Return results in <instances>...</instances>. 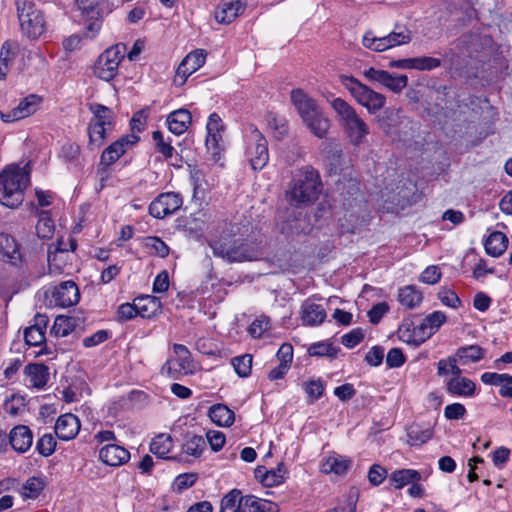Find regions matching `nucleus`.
<instances>
[{
    "mask_svg": "<svg viewBox=\"0 0 512 512\" xmlns=\"http://www.w3.org/2000/svg\"><path fill=\"white\" fill-rule=\"evenodd\" d=\"M321 188L318 171L310 165L303 166L292 173L285 198L291 206H307L318 199Z\"/></svg>",
    "mask_w": 512,
    "mask_h": 512,
    "instance_id": "1",
    "label": "nucleus"
},
{
    "mask_svg": "<svg viewBox=\"0 0 512 512\" xmlns=\"http://www.w3.org/2000/svg\"><path fill=\"white\" fill-rule=\"evenodd\" d=\"M30 181L25 167L13 166L0 173V203L8 208L18 207Z\"/></svg>",
    "mask_w": 512,
    "mask_h": 512,
    "instance_id": "2",
    "label": "nucleus"
},
{
    "mask_svg": "<svg viewBox=\"0 0 512 512\" xmlns=\"http://www.w3.org/2000/svg\"><path fill=\"white\" fill-rule=\"evenodd\" d=\"M330 105L339 117L341 126L350 142L355 146L363 143L365 137L369 134V127L359 117L354 107L339 97L332 99Z\"/></svg>",
    "mask_w": 512,
    "mask_h": 512,
    "instance_id": "3",
    "label": "nucleus"
},
{
    "mask_svg": "<svg viewBox=\"0 0 512 512\" xmlns=\"http://www.w3.org/2000/svg\"><path fill=\"white\" fill-rule=\"evenodd\" d=\"M340 82L350 92L355 101L365 107L370 114H374L384 107L386 97L361 83L355 77L341 75Z\"/></svg>",
    "mask_w": 512,
    "mask_h": 512,
    "instance_id": "4",
    "label": "nucleus"
},
{
    "mask_svg": "<svg viewBox=\"0 0 512 512\" xmlns=\"http://www.w3.org/2000/svg\"><path fill=\"white\" fill-rule=\"evenodd\" d=\"M245 143V156L251 168L262 170L269 161L267 140L256 127H251L250 132L245 135Z\"/></svg>",
    "mask_w": 512,
    "mask_h": 512,
    "instance_id": "5",
    "label": "nucleus"
},
{
    "mask_svg": "<svg viewBox=\"0 0 512 512\" xmlns=\"http://www.w3.org/2000/svg\"><path fill=\"white\" fill-rule=\"evenodd\" d=\"M17 10L22 32L29 38L39 37L45 30V21L41 11L31 1L19 3Z\"/></svg>",
    "mask_w": 512,
    "mask_h": 512,
    "instance_id": "6",
    "label": "nucleus"
},
{
    "mask_svg": "<svg viewBox=\"0 0 512 512\" xmlns=\"http://www.w3.org/2000/svg\"><path fill=\"white\" fill-rule=\"evenodd\" d=\"M446 316L441 311H434L425 317L421 324L413 328V333L409 328L400 329V338L409 344L419 345L423 343L426 338L430 337L444 322Z\"/></svg>",
    "mask_w": 512,
    "mask_h": 512,
    "instance_id": "7",
    "label": "nucleus"
},
{
    "mask_svg": "<svg viewBox=\"0 0 512 512\" xmlns=\"http://www.w3.org/2000/svg\"><path fill=\"white\" fill-rule=\"evenodd\" d=\"M125 45L116 44L107 48L97 59L94 72L102 80H112L118 72L121 60L124 58Z\"/></svg>",
    "mask_w": 512,
    "mask_h": 512,
    "instance_id": "8",
    "label": "nucleus"
},
{
    "mask_svg": "<svg viewBox=\"0 0 512 512\" xmlns=\"http://www.w3.org/2000/svg\"><path fill=\"white\" fill-rule=\"evenodd\" d=\"M82 16L88 22L85 25V36L94 38L102 27L105 3L103 0H75Z\"/></svg>",
    "mask_w": 512,
    "mask_h": 512,
    "instance_id": "9",
    "label": "nucleus"
},
{
    "mask_svg": "<svg viewBox=\"0 0 512 512\" xmlns=\"http://www.w3.org/2000/svg\"><path fill=\"white\" fill-rule=\"evenodd\" d=\"M45 297L50 306L67 308L79 302L80 292L76 283L68 280L48 289Z\"/></svg>",
    "mask_w": 512,
    "mask_h": 512,
    "instance_id": "10",
    "label": "nucleus"
},
{
    "mask_svg": "<svg viewBox=\"0 0 512 512\" xmlns=\"http://www.w3.org/2000/svg\"><path fill=\"white\" fill-rule=\"evenodd\" d=\"M412 39V34L391 31L388 35L377 37L373 32H366L362 39L364 47L383 52L396 46L408 44Z\"/></svg>",
    "mask_w": 512,
    "mask_h": 512,
    "instance_id": "11",
    "label": "nucleus"
},
{
    "mask_svg": "<svg viewBox=\"0 0 512 512\" xmlns=\"http://www.w3.org/2000/svg\"><path fill=\"white\" fill-rule=\"evenodd\" d=\"M209 245L214 256L220 257L228 262H243V258H247L248 256L240 252L241 237L235 238L224 235L210 242Z\"/></svg>",
    "mask_w": 512,
    "mask_h": 512,
    "instance_id": "12",
    "label": "nucleus"
},
{
    "mask_svg": "<svg viewBox=\"0 0 512 512\" xmlns=\"http://www.w3.org/2000/svg\"><path fill=\"white\" fill-rule=\"evenodd\" d=\"M182 205V198L177 193L160 194L149 205V213L154 218L163 219L176 212Z\"/></svg>",
    "mask_w": 512,
    "mask_h": 512,
    "instance_id": "13",
    "label": "nucleus"
},
{
    "mask_svg": "<svg viewBox=\"0 0 512 512\" xmlns=\"http://www.w3.org/2000/svg\"><path fill=\"white\" fill-rule=\"evenodd\" d=\"M206 59V54L203 50H195L190 52L179 64L174 83L177 86H182L187 78L201 68Z\"/></svg>",
    "mask_w": 512,
    "mask_h": 512,
    "instance_id": "14",
    "label": "nucleus"
},
{
    "mask_svg": "<svg viewBox=\"0 0 512 512\" xmlns=\"http://www.w3.org/2000/svg\"><path fill=\"white\" fill-rule=\"evenodd\" d=\"M364 76L369 81L378 82L395 93L402 91L408 83L406 75H394L388 71L378 70L373 67L365 70Z\"/></svg>",
    "mask_w": 512,
    "mask_h": 512,
    "instance_id": "15",
    "label": "nucleus"
},
{
    "mask_svg": "<svg viewBox=\"0 0 512 512\" xmlns=\"http://www.w3.org/2000/svg\"><path fill=\"white\" fill-rule=\"evenodd\" d=\"M139 141L137 135L129 134L122 136L115 142L111 143L103 152L100 157V164L103 166H110L115 163L130 147Z\"/></svg>",
    "mask_w": 512,
    "mask_h": 512,
    "instance_id": "16",
    "label": "nucleus"
},
{
    "mask_svg": "<svg viewBox=\"0 0 512 512\" xmlns=\"http://www.w3.org/2000/svg\"><path fill=\"white\" fill-rule=\"evenodd\" d=\"M40 102L41 98L38 95L30 94L27 97L21 99L18 105L12 110L6 113L0 112V118L5 123H11L24 119L37 111Z\"/></svg>",
    "mask_w": 512,
    "mask_h": 512,
    "instance_id": "17",
    "label": "nucleus"
},
{
    "mask_svg": "<svg viewBox=\"0 0 512 512\" xmlns=\"http://www.w3.org/2000/svg\"><path fill=\"white\" fill-rule=\"evenodd\" d=\"M48 317L37 313L33 318V323L24 330V339L29 346H40L45 343L46 330L48 326Z\"/></svg>",
    "mask_w": 512,
    "mask_h": 512,
    "instance_id": "18",
    "label": "nucleus"
},
{
    "mask_svg": "<svg viewBox=\"0 0 512 512\" xmlns=\"http://www.w3.org/2000/svg\"><path fill=\"white\" fill-rule=\"evenodd\" d=\"M99 459L107 466L119 467L129 461L130 452L121 445L109 443L99 450Z\"/></svg>",
    "mask_w": 512,
    "mask_h": 512,
    "instance_id": "19",
    "label": "nucleus"
},
{
    "mask_svg": "<svg viewBox=\"0 0 512 512\" xmlns=\"http://www.w3.org/2000/svg\"><path fill=\"white\" fill-rule=\"evenodd\" d=\"M326 310L320 304L307 299L301 305L300 319L305 326H318L326 319Z\"/></svg>",
    "mask_w": 512,
    "mask_h": 512,
    "instance_id": "20",
    "label": "nucleus"
},
{
    "mask_svg": "<svg viewBox=\"0 0 512 512\" xmlns=\"http://www.w3.org/2000/svg\"><path fill=\"white\" fill-rule=\"evenodd\" d=\"M245 6L242 0H222L215 11V19L219 23L229 24L245 10Z\"/></svg>",
    "mask_w": 512,
    "mask_h": 512,
    "instance_id": "21",
    "label": "nucleus"
},
{
    "mask_svg": "<svg viewBox=\"0 0 512 512\" xmlns=\"http://www.w3.org/2000/svg\"><path fill=\"white\" fill-rule=\"evenodd\" d=\"M79 430L80 421L71 413L61 415L55 423V433L61 440L68 441L75 438Z\"/></svg>",
    "mask_w": 512,
    "mask_h": 512,
    "instance_id": "22",
    "label": "nucleus"
},
{
    "mask_svg": "<svg viewBox=\"0 0 512 512\" xmlns=\"http://www.w3.org/2000/svg\"><path fill=\"white\" fill-rule=\"evenodd\" d=\"M291 101L303 121L320 110L317 102L301 89L292 90Z\"/></svg>",
    "mask_w": 512,
    "mask_h": 512,
    "instance_id": "23",
    "label": "nucleus"
},
{
    "mask_svg": "<svg viewBox=\"0 0 512 512\" xmlns=\"http://www.w3.org/2000/svg\"><path fill=\"white\" fill-rule=\"evenodd\" d=\"M9 442L12 448L18 453L27 452L33 443V434L28 426H15L9 434Z\"/></svg>",
    "mask_w": 512,
    "mask_h": 512,
    "instance_id": "24",
    "label": "nucleus"
},
{
    "mask_svg": "<svg viewBox=\"0 0 512 512\" xmlns=\"http://www.w3.org/2000/svg\"><path fill=\"white\" fill-rule=\"evenodd\" d=\"M29 385L36 389H43L50 378L49 368L42 363H30L24 368Z\"/></svg>",
    "mask_w": 512,
    "mask_h": 512,
    "instance_id": "25",
    "label": "nucleus"
},
{
    "mask_svg": "<svg viewBox=\"0 0 512 512\" xmlns=\"http://www.w3.org/2000/svg\"><path fill=\"white\" fill-rule=\"evenodd\" d=\"M446 390L457 397H473L476 391L475 383L467 377H451L446 381Z\"/></svg>",
    "mask_w": 512,
    "mask_h": 512,
    "instance_id": "26",
    "label": "nucleus"
},
{
    "mask_svg": "<svg viewBox=\"0 0 512 512\" xmlns=\"http://www.w3.org/2000/svg\"><path fill=\"white\" fill-rule=\"evenodd\" d=\"M206 129L208 134L205 142L206 147L209 150L212 149L213 154H216L220 147L219 142L222 141L221 131L223 129L222 120L217 113H212L209 116Z\"/></svg>",
    "mask_w": 512,
    "mask_h": 512,
    "instance_id": "27",
    "label": "nucleus"
},
{
    "mask_svg": "<svg viewBox=\"0 0 512 512\" xmlns=\"http://www.w3.org/2000/svg\"><path fill=\"white\" fill-rule=\"evenodd\" d=\"M138 315L151 318L161 313L162 303L159 298L151 295H142L135 299Z\"/></svg>",
    "mask_w": 512,
    "mask_h": 512,
    "instance_id": "28",
    "label": "nucleus"
},
{
    "mask_svg": "<svg viewBox=\"0 0 512 512\" xmlns=\"http://www.w3.org/2000/svg\"><path fill=\"white\" fill-rule=\"evenodd\" d=\"M190 123L191 114L186 109L173 111L167 117L168 128L175 135H181L186 132Z\"/></svg>",
    "mask_w": 512,
    "mask_h": 512,
    "instance_id": "29",
    "label": "nucleus"
},
{
    "mask_svg": "<svg viewBox=\"0 0 512 512\" xmlns=\"http://www.w3.org/2000/svg\"><path fill=\"white\" fill-rule=\"evenodd\" d=\"M208 416L220 427H230L235 421L234 412L225 404H214L209 408Z\"/></svg>",
    "mask_w": 512,
    "mask_h": 512,
    "instance_id": "30",
    "label": "nucleus"
},
{
    "mask_svg": "<svg viewBox=\"0 0 512 512\" xmlns=\"http://www.w3.org/2000/svg\"><path fill=\"white\" fill-rule=\"evenodd\" d=\"M485 251L492 257H499L504 253L508 245L507 236L500 232L494 231L485 241Z\"/></svg>",
    "mask_w": 512,
    "mask_h": 512,
    "instance_id": "31",
    "label": "nucleus"
},
{
    "mask_svg": "<svg viewBox=\"0 0 512 512\" xmlns=\"http://www.w3.org/2000/svg\"><path fill=\"white\" fill-rule=\"evenodd\" d=\"M0 251L3 257L13 265L21 262L19 246L15 239L7 234L0 235Z\"/></svg>",
    "mask_w": 512,
    "mask_h": 512,
    "instance_id": "32",
    "label": "nucleus"
},
{
    "mask_svg": "<svg viewBox=\"0 0 512 512\" xmlns=\"http://www.w3.org/2000/svg\"><path fill=\"white\" fill-rule=\"evenodd\" d=\"M309 130L318 138H323L330 127L329 119L320 109L318 112L303 121Z\"/></svg>",
    "mask_w": 512,
    "mask_h": 512,
    "instance_id": "33",
    "label": "nucleus"
},
{
    "mask_svg": "<svg viewBox=\"0 0 512 512\" xmlns=\"http://www.w3.org/2000/svg\"><path fill=\"white\" fill-rule=\"evenodd\" d=\"M421 474L414 469H399L395 470L390 475V481L396 489H402L404 486L419 482Z\"/></svg>",
    "mask_w": 512,
    "mask_h": 512,
    "instance_id": "34",
    "label": "nucleus"
},
{
    "mask_svg": "<svg viewBox=\"0 0 512 512\" xmlns=\"http://www.w3.org/2000/svg\"><path fill=\"white\" fill-rule=\"evenodd\" d=\"M455 356L460 365L475 363L483 359L485 350L478 345H469L457 349Z\"/></svg>",
    "mask_w": 512,
    "mask_h": 512,
    "instance_id": "35",
    "label": "nucleus"
},
{
    "mask_svg": "<svg viewBox=\"0 0 512 512\" xmlns=\"http://www.w3.org/2000/svg\"><path fill=\"white\" fill-rule=\"evenodd\" d=\"M351 466V461L343 456H329L322 463L321 471L323 473H335L336 475H343Z\"/></svg>",
    "mask_w": 512,
    "mask_h": 512,
    "instance_id": "36",
    "label": "nucleus"
},
{
    "mask_svg": "<svg viewBox=\"0 0 512 512\" xmlns=\"http://www.w3.org/2000/svg\"><path fill=\"white\" fill-rule=\"evenodd\" d=\"M205 447L206 441L202 436L187 433L182 444V452L189 456L199 458Z\"/></svg>",
    "mask_w": 512,
    "mask_h": 512,
    "instance_id": "37",
    "label": "nucleus"
},
{
    "mask_svg": "<svg viewBox=\"0 0 512 512\" xmlns=\"http://www.w3.org/2000/svg\"><path fill=\"white\" fill-rule=\"evenodd\" d=\"M423 299L422 293L413 285L399 289L398 300L407 309L417 307Z\"/></svg>",
    "mask_w": 512,
    "mask_h": 512,
    "instance_id": "38",
    "label": "nucleus"
},
{
    "mask_svg": "<svg viewBox=\"0 0 512 512\" xmlns=\"http://www.w3.org/2000/svg\"><path fill=\"white\" fill-rule=\"evenodd\" d=\"M433 436V429L429 426L422 428L419 425H412L407 429L408 443L411 446H419L428 442Z\"/></svg>",
    "mask_w": 512,
    "mask_h": 512,
    "instance_id": "39",
    "label": "nucleus"
},
{
    "mask_svg": "<svg viewBox=\"0 0 512 512\" xmlns=\"http://www.w3.org/2000/svg\"><path fill=\"white\" fill-rule=\"evenodd\" d=\"M173 447V440L170 435L162 433L152 439L150 452L159 458H165Z\"/></svg>",
    "mask_w": 512,
    "mask_h": 512,
    "instance_id": "40",
    "label": "nucleus"
},
{
    "mask_svg": "<svg viewBox=\"0 0 512 512\" xmlns=\"http://www.w3.org/2000/svg\"><path fill=\"white\" fill-rule=\"evenodd\" d=\"M89 110L93 114L91 123H100L108 128H112L113 112L110 108L94 103L89 105Z\"/></svg>",
    "mask_w": 512,
    "mask_h": 512,
    "instance_id": "41",
    "label": "nucleus"
},
{
    "mask_svg": "<svg viewBox=\"0 0 512 512\" xmlns=\"http://www.w3.org/2000/svg\"><path fill=\"white\" fill-rule=\"evenodd\" d=\"M340 348L334 346L329 341H321L317 343H313L308 348V353L310 356L314 357H328V358H336Z\"/></svg>",
    "mask_w": 512,
    "mask_h": 512,
    "instance_id": "42",
    "label": "nucleus"
},
{
    "mask_svg": "<svg viewBox=\"0 0 512 512\" xmlns=\"http://www.w3.org/2000/svg\"><path fill=\"white\" fill-rule=\"evenodd\" d=\"M54 231V221L51 219L47 211H42L39 214V219L36 224V233L38 237L42 239H50L53 237Z\"/></svg>",
    "mask_w": 512,
    "mask_h": 512,
    "instance_id": "43",
    "label": "nucleus"
},
{
    "mask_svg": "<svg viewBox=\"0 0 512 512\" xmlns=\"http://www.w3.org/2000/svg\"><path fill=\"white\" fill-rule=\"evenodd\" d=\"M240 252L245 255H251L247 256V258H243V261H255L261 258L262 256V247L261 243L258 242L256 239H244L241 238V248Z\"/></svg>",
    "mask_w": 512,
    "mask_h": 512,
    "instance_id": "44",
    "label": "nucleus"
},
{
    "mask_svg": "<svg viewBox=\"0 0 512 512\" xmlns=\"http://www.w3.org/2000/svg\"><path fill=\"white\" fill-rule=\"evenodd\" d=\"M112 128H108L100 123H91L89 124L88 134H89V145L94 147H100L107 136L108 131Z\"/></svg>",
    "mask_w": 512,
    "mask_h": 512,
    "instance_id": "45",
    "label": "nucleus"
},
{
    "mask_svg": "<svg viewBox=\"0 0 512 512\" xmlns=\"http://www.w3.org/2000/svg\"><path fill=\"white\" fill-rule=\"evenodd\" d=\"M252 361V355L243 354L232 358L231 363L237 375L239 377L245 378L251 374Z\"/></svg>",
    "mask_w": 512,
    "mask_h": 512,
    "instance_id": "46",
    "label": "nucleus"
},
{
    "mask_svg": "<svg viewBox=\"0 0 512 512\" xmlns=\"http://www.w3.org/2000/svg\"><path fill=\"white\" fill-rule=\"evenodd\" d=\"M239 494L240 491L236 489L226 494L221 500L219 512H242Z\"/></svg>",
    "mask_w": 512,
    "mask_h": 512,
    "instance_id": "47",
    "label": "nucleus"
},
{
    "mask_svg": "<svg viewBox=\"0 0 512 512\" xmlns=\"http://www.w3.org/2000/svg\"><path fill=\"white\" fill-rule=\"evenodd\" d=\"M239 501L242 512H264V507L268 504L253 495L241 496V493L239 494Z\"/></svg>",
    "mask_w": 512,
    "mask_h": 512,
    "instance_id": "48",
    "label": "nucleus"
},
{
    "mask_svg": "<svg viewBox=\"0 0 512 512\" xmlns=\"http://www.w3.org/2000/svg\"><path fill=\"white\" fill-rule=\"evenodd\" d=\"M302 387L309 397L310 403H313L314 401L321 398L325 391L324 382L320 379L305 381L302 383Z\"/></svg>",
    "mask_w": 512,
    "mask_h": 512,
    "instance_id": "49",
    "label": "nucleus"
},
{
    "mask_svg": "<svg viewBox=\"0 0 512 512\" xmlns=\"http://www.w3.org/2000/svg\"><path fill=\"white\" fill-rule=\"evenodd\" d=\"M286 469L283 464L278 465L276 469L266 471L261 481L265 486L272 487L284 482Z\"/></svg>",
    "mask_w": 512,
    "mask_h": 512,
    "instance_id": "50",
    "label": "nucleus"
},
{
    "mask_svg": "<svg viewBox=\"0 0 512 512\" xmlns=\"http://www.w3.org/2000/svg\"><path fill=\"white\" fill-rule=\"evenodd\" d=\"M75 326V321L73 318L66 316H58L54 321V325L52 327V331L56 336L65 337L69 335Z\"/></svg>",
    "mask_w": 512,
    "mask_h": 512,
    "instance_id": "51",
    "label": "nucleus"
},
{
    "mask_svg": "<svg viewBox=\"0 0 512 512\" xmlns=\"http://www.w3.org/2000/svg\"><path fill=\"white\" fill-rule=\"evenodd\" d=\"M15 57V53L11 49V45L5 42L0 52V79L6 78L9 67Z\"/></svg>",
    "mask_w": 512,
    "mask_h": 512,
    "instance_id": "52",
    "label": "nucleus"
},
{
    "mask_svg": "<svg viewBox=\"0 0 512 512\" xmlns=\"http://www.w3.org/2000/svg\"><path fill=\"white\" fill-rule=\"evenodd\" d=\"M191 362H192L191 355L187 356V357L178 358L177 364H178L179 368L176 369V368H174L175 362L173 360H167L161 368V373L167 374L170 377H175L174 372L189 369L191 366Z\"/></svg>",
    "mask_w": 512,
    "mask_h": 512,
    "instance_id": "53",
    "label": "nucleus"
},
{
    "mask_svg": "<svg viewBox=\"0 0 512 512\" xmlns=\"http://www.w3.org/2000/svg\"><path fill=\"white\" fill-rule=\"evenodd\" d=\"M44 489V481L38 477H30L23 485V495L35 499Z\"/></svg>",
    "mask_w": 512,
    "mask_h": 512,
    "instance_id": "54",
    "label": "nucleus"
},
{
    "mask_svg": "<svg viewBox=\"0 0 512 512\" xmlns=\"http://www.w3.org/2000/svg\"><path fill=\"white\" fill-rule=\"evenodd\" d=\"M56 448V440L54 439L52 434H44L37 442H36V450L38 453L44 457H48L52 455Z\"/></svg>",
    "mask_w": 512,
    "mask_h": 512,
    "instance_id": "55",
    "label": "nucleus"
},
{
    "mask_svg": "<svg viewBox=\"0 0 512 512\" xmlns=\"http://www.w3.org/2000/svg\"><path fill=\"white\" fill-rule=\"evenodd\" d=\"M441 65V61L438 58L422 56L413 58V69L421 71H431L438 68Z\"/></svg>",
    "mask_w": 512,
    "mask_h": 512,
    "instance_id": "56",
    "label": "nucleus"
},
{
    "mask_svg": "<svg viewBox=\"0 0 512 512\" xmlns=\"http://www.w3.org/2000/svg\"><path fill=\"white\" fill-rule=\"evenodd\" d=\"M145 245L150 249L151 253L161 258H165L169 254V247L158 237H148Z\"/></svg>",
    "mask_w": 512,
    "mask_h": 512,
    "instance_id": "57",
    "label": "nucleus"
},
{
    "mask_svg": "<svg viewBox=\"0 0 512 512\" xmlns=\"http://www.w3.org/2000/svg\"><path fill=\"white\" fill-rule=\"evenodd\" d=\"M270 328V319L266 316L256 318L248 328L253 338H260Z\"/></svg>",
    "mask_w": 512,
    "mask_h": 512,
    "instance_id": "58",
    "label": "nucleus"
},
{
    "mask_svg": "<svg viewBox=\"0 0 512 512\" xmlns=\"http://www.w3.org/2000/svg\"><path fill=\"white\" fill-rule=\"evenodd\" d=\"M365 333L361 328H354L341 337V343L351 349L357 346L363 339Z\"/></svg>",
    "mask_w": 512,
    "mask_h": 512,
    "instance_id": "59",
    "label": "nucleus"
},
{
    "mask_svg": "<svg viewBox=\"0 0 512 512\" xmlns=\"http://www.w3.org/2000/svg\"><path fill=\"white\" fill-rule=\"evenodd\" d=\"M152 138L156 143L157 150L165 157L171 158L173 156L174 148L164 141V136L161 131H154L152 133Z\"/></svg>",
    "mask_w": 512,
    "mask_h": 512,
    "instance_id": "60",
    "label": "nucleus"
},
{
    "mask_svg": "<svg viewBox=\"0 0 512 512\" xmlns=\"http://www.w3.org/2000/svg\"><path fill=\"white\" fill-rule=\"evenodd\" d=\"M206 438L211 449L215 452L220 451L223 448L226 441L224 433L217 430H209L206 433Z\"/></svg>",
    "mask_w": 512,
    "mask_h": 512,
    "instance_id": "61",
    "label": "nucleus"
},
{
    "mask_svg": "<svg viewBox=\"0 0 512 512\" xmlns=\"http://www.w3.org/2000/svg\"><path fill=\"white\" fill-rule=\"evenodd\" d=\"M405 355L400 348H392L386 356V365L389 368H398L405 363Z\"/></svg>",
    "mask_w": 512,
    "mask_h": 512,
    "instance_id": "62",
    "label": "nucleus"
},
{
    "mask_svg": "<svg viewBox=\"0 0 512 512\" xmlns=\"http://www.w3.org/2000/svg\"><path fill=\"white\" fill-rule=\"evenodd\" d=\"M384 358V348L373 346L365 355V361L368 365L377 367L382 364Z\"/></svg>",
    "mask_w": 512,
    "mask_h": 512,
    "instance_id": "63",
    "label": "nucleus"
},
{
    "mask_svg": "<svg viewBox=\"0 0 512 512\" xmlns=\"http://www.w3.org/2000/svg\"><path fill=\"white\" fill-rule=\"evenodd\" d=\"M389 311V305L386 302L375 304L369 311L368 317L372 324H378L383 316Z\"/></svg>",
    "mask_w": 512,
    "mask_h": 512,
    "instance_id": "64",
    "label": "nucleus"
}]
</instances>
